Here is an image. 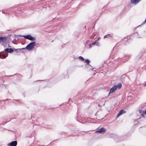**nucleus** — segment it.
<instances>
[{
    "instance_id": "obj_1",
    "label": "nucleus",
    "mask_w": 146,
    "mask_h": 146,
    "mask_svg": "<svg viewBox=\"0 0 146 146\" xmlns=\"http://www.w3.org/2000/svg\"><path fill=\"white\" fill-rule=\"evenodd\" d=\"M36 43L35 42H33L29 44L25 48H23L20 49H15V50H25L26 49L28 50H31L35 46Z\"/></svg>"
},
{
    "instance_id": "obj_15",
    "label": "nucleus",
    "mask_w": 146,
    "mask_h": 146,
    "mask_svg": "<svg viewBox=\"0 0 146 146\" xmlns=\"http://www.w3.org/2000/svg\"><path fill=\"white\" fill-rule=\"evenodd\" d=\"M79 59L80 60H82V61H83L84 60V58L81 56H79Z\"/></svg>"
},
{
    "instance_id": "obj_3",
    "label": "nucleus",
    "mask_w": 146,
    "mask_h": 146,
    "mask_svg": "<svg viewBox=\"0 0 146 146\" xmlns=\"http://www.w3.org/2000/svg\"><path fill=\"white\" fill-rule=\"evenodd\" d=\"M106 131V129L103 127L99 129L98 130H97L96 131V133H104Z\"/></svg>"
},
{
    "instance_id": "obj_22",
    "label": "nucleus",
    "mask_w": 146,
    "mask_h": 146,
    "mask_svg": "<svg viewBox=\"0 0 146 146\" xmlns=\"http://www.w3.org/2000/svg\"><path fill=\"white\" fill-rule=\"evenodd\" d=\"M145 114L146 115V110H145Z\"/></svg>"
},
{
    "instance_id": "obj_17",
    "label": "nucleus",
    "mask_w": 146,
    "mask_h": 146,
    "mask_svg": "<svg viewBox=\"0 0 146 146\" xmlns=\"http://www.w3.org/2000/svg\"><path fill=\"white\" fill-rule=\"evenodd\" d=\"M90 40H87L86 43V44H88L89 42H90Z\"/></svg>"
},
{
    "instance_id": "obj_5",
    "label": "nucleus",
    "mask_w": 146,
    "mask_h": 146,
    "mask_svg": "<svg viewBox=\"0 0 146 146\" xmlns=\"http://www.w3.org/2000/svg\"><path fill=\"white\" fill-rule=\"evenodd\" d=\"M7 37L0 36V42L4 43L6 40Z\"/></svg>"
},
{
    "instance_id": "obj_20",
    "label": "nucleus",
    "mask_w": 146,
    "mask_h": 146,
    "mask_svg": "<svg viewBox=\"0 0 146 146\" xmlns=\"http://www.w3.org/2000/svg\"><path fill=\"white\" fill-rule=\"evenodd\" d=\"M5 123H6V122H3V124H5Z\"/></svg>"
},
{
    "instance_id": "obj_12",
    "label": "nucleus",
    "mask_w": 146,
    "mask_h": 146,
    "mask_svg": "<svg viewBox=\"0 0 146 146\" xmlns=\"http://www.w3.org/2000/svg\"><path fill=\"white\" fill-rule=\"evenodd\" d=\"M125 58H126V59L125 60L126 61H127L129 58V55H126L125 56Z\"/></svg>"
},
{
    "instance_id": "obj_2",
    "label": "nucleus",
    "mask_w": 146,
    "mask_h": 146,
    "mask_svg": "<svg viewBox=\"0 0 146 146\" xmlns=\"http://www.w3.org/2000/svg\"><path fill=\"white\" fill-rule=\"evenodd\" d=\"M20 36L30 40H36V38L35 37L32 36L30 35H21Z\"/></svg>"
},
{
    "instance_id": "obj_9",
    "label": "nucleus",
    "mask_w": 146,
    "mask_h": 146,
    "mask_svg": "<svg viewBox=\"0 0 146 146\" xmlns=\"http://www.w3.org/2000/svg\"><path fill=\"white\" fill-rule=\"evenodd\" d=\"M5 50L6 52H9V53H11L12 52H13V50L12 48H6V49H5Z\"/></svg>"
},
{
    "instance_id": "obj_14",
    "label": "nucleus",
    "mask_w": 146,
    "mask_h": 146,
    "mask_svg": "<svg viewBox=\"0 0 146 146\" xmlns=\"http://www.w3.org/2000/svg\"><path fill=\"white\" fill-rule=\"evenodd\" d=\"M111 36V35L110 34H108L107 35L104 36V38H107L108 37L110 36Z\"/></svg>"
},
{
    "instance_id": "obj_10",
    "label": "nucleus",
    "mask_w": 146,
    "mask_h": 146,
    "mask_svg": "<svg viewBox=\"0 0 146 146\" xmlns=\"http://www.w3.org/2000/svg\"><path fill=\"white\" fill-rule=\"evenodd\" d=\"M116 87V89L117 88L119 89H120L121 87V83H119L117 85L115 86Z\"/></svg>"
},
{
    "instance_id": "obj_21",
    "label": "nucleus",
    "mask_w": 146,
    "mask_h": 146,
    "mask_svg": "<svg viewBox=\"0 0 146 146\" xmlns=\"http://www.w3.org/2000/svg\"><path fill=\"white\" fill-rule=\"evenodd\" d=\"M2 13H5V11H2Z\"/></svg>"
},
{
    "instance_id": "obj_7",
    "label": "nucleus",
    "mask_w": 146,
    "mask_h": 146,
    "mask_svg": "<svg viewBox=\"0 0 146 146\" xmlns=\"http://www.w3.org/2000/svg\"><path fill=\"white\" fill-rule=\"evenodd\" d=\"M116 86H114L112 87L110 90V92L109 93V94L111 93H113L116 90Z\"/></svg>"
},
{
    "instance_id": "obj_23",
    "label": "nucleus",
    "mask_w": 146,
    "mask_h": 146,
    "mask_svg": "<svg viewBox=\"0 0 146 146\" xmlns=\"http://www.w3.org/2000/svg\"><path fill=\"white\" fill-rule=\"evenodd\" d=\"M144 22H146V19L145 20V21Z\"/></svg>"
},
{
    "instance_id": "obj_18",
    "label": "nucleus",
    "mask_w": 146,
    "mask_h": 146,
    "mask_svg": "<svg viewBox=\"0 0 146 146\" xmlns=\"http://www.w3.org/2000/svg\"><path fill=\"white\" fill-rule=\"evenodd\" d=\"M96 41H95V42L92 43V45H94L96 43Z\"/></svg>"
},
{
    "instance_id": "obj_24",
    "label": "nucleus",
    "mask_w": 146,
    "mask_h": 146,
    "mask_svg": "<svg viewBox=\"0 0 146 146\" xmlns=\"http://www.w3.org/2000/svg\"><path fill=\"white\" fill-rule=\"evenodd\" d=\"M146 86V83L145 84L144 86Z\"/></svg>"
},
{
    "instance_id": "obj_8",
    "label": "nucleus",
    "mask_w": 146,
    "mask_h": 146,
    "mask_svg": "<svg viewBox=\"0 0 146 146\" xmlns=\"http://www.w3.org/2000/svg\"><path fill=\"white\" fill-rule=\"evenodd\" d=\"M125 113V111L124 110H121L117 115V117H119L120 115Z\"/></svg>"
},
{
    "instance_id": "obj_16",
    "label": "nucleus",
    "mask_w": 146,
    "mask_h": 146,
    "mask_svg": "<svg viewBox=\"0 0 146 146\" xmlns=\"http://www.w3.org/2000/svg\"><path fill=\"white\" fill-rule=\"evenodd\" d=\"M96 35V34H93V35L91 36V38H94V36Z\"/></svg>"
},
{
    "instance_id": "obj_13",
    "label": "nucleus",
    "mask_w": 146,
    "mask_h": 146,
    "mask_svg": "<svg viewBox=\"0 0 146 146\" xmlns=\"http://www.w3.org/2000/svg\"><path fill=\"white\" fill-rule=\"evenodd\" d=\"M85 62H86L87 64H89V63L90 61L89 60H88L86 59L85 60Z\"/></svg>"
},
{
    "instance_id": "obj_6",
    "label": "nucleus",
    "mask_w": 146,
    "mask_h": 146,
    "mask_svg": "<svg viewBox=\"0 0 146 146\" xmlns=\"http://www.w3.org/2000/svg\"><path fill=\"white\" fill-rule=\"evenodd\" d=\"M141 0H131L132 3L135 5L138 4Z\"/></svg>"
},
{
    "instance_id": "obj_19",
    "label": "nucleus",
    "mask_w": 146,
    "mask_h": 146,
    "mask_svg": "<svg viewBox=\"0 0 146 146\" xmlns=\"http://www.w3.org/2000/svg\"><path fill=\"white\" fill-rule=\"evenodd\" d=\"M92 44H90V46H89V48H90L92 46Z\"/></svg>"
},
{
    "instance_id": "obj_11",
    "label": "nucleus",
    "mask_w": 146,
    "mask_h": 146,
    "mask_svg": "<svg viewBox=\"0 0 146 146\" xmlns=\"http://www.w3.org/2000/svg\"><path fill=\"white\" fill-rule=\"evenodd\" d=\"M7 56L4 55V54H0V58H5L7 57Z\"/></svg>"
},
{
    "instance_id": "obj_4",
    "label": "nucleus",
    "mask_w": 146,
    "mask_h": 146,
    "mask_svg": "<svg viewBox=\"0 0 146 146\" xmlns=\"http://www.w3.org/2000/svg\"><path fill=\"white\" fill-rule=\"evenodd\" d=\"M17 145V141H14L11 142L10 143L8 144V146H16Z\"/></svg>"
}]
</instances>
